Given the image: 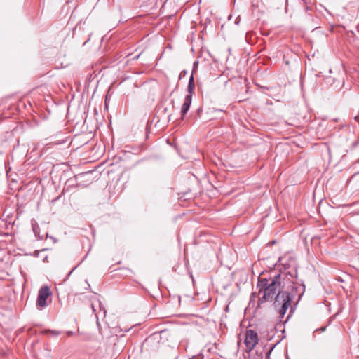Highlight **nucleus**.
Segmentation results:
<instances>
[{"mask_svg":"<svg viewBox=\"0 0 359 359\" xmlns=\"http://www.w3.org/2000/svg\"><path fill=\"white\" fill-rule=\"evenodd\" d=\"M279 291H281V275L278 274L275 276L271 280L269 285H266L263 292V296L259 298V302L263 303L265 302H272L273 298Z\"/></svg>","mask_w":359,"mask_h":359,"instance_id":"nucleus-1","label":"nucleus"},{"mask_svg":"<svg viewBox=\"0 0 359 359\" xmlns=\"http://www.w3.org/2000/svg\"><path fill=\"white\" fill-rule=\"evenodd\" d=\"M273 299L275 309L278 311L280 317L283 318L292 301V294H289L287 291H279Z\"/></svg>","mask_w":359,"mask_h":359,"instance_id":"nucleus-2","label":"nucleus"},{"mask_svg":"<svg viewBox=\"0 0 359 359\" xmlns=\"http://www.w3.org/2000/svg\"><path fill=\"white\" fill-rule=\"evenodd\" d=\"M52 295L50 287L43 286L40 288L38 292L36 305L40 308H44L47 306L46 299Z\"/></svg>","mask_w":359,"mask_h":359,"instance_id":"nucleus-3","label":"nucleus"},{"mask_svg":"<svg viewBox=\"0 0 359 359\" xmlns=\"http://www.w3.org/2000/svg\"><path fill=\"white\" fill-rule=\"evenodd\" d=\"M244 343L249 351H252L258 344V336L257 332L252 330H248L245 332Z\"/></svg>","mask_w":359,"mask_h":359,"instance_id":"nucleus-4","label":"nucleus"},{"mask_svg":"<svg viewBox=\"0 0 359 359\" xmlns=\"http://www.w3.org/2000/svg\"><path fill=\"white\" fill-rule=\"evenodd\" d=\"M287 292L292 294V300L297 297L298 302L305 292V285L303 283L292 281L291 290Z\"/></svg>","mask_w":359,"mask_h":359,"instance_id":"nucleus-5","label":"nucleus"},{"mask_svg":"<svg viewBox=\"0 0 359 359\" xmlns=\"http://www.w3.org/2000/svg\"><path fill=\"white\" fill-rule=\"evenodd\" d=\"M275 346L268 345L264 346L262 348L256 350L255 356L254 359H270L271 352L273 351Z\"/></svg>","mask_w":359,"mask_h":359,"instance_id":"nucleus-6","label":"nucleus"},{"mask_svg":"<svg viewBox=\"0 0 359 359\" xmlns=\"http://www.w3.org/2000/svg\"><path fill=\"white\" fill-rule=\"evenodd\" d=\"M191 100H192V98L191 97V95H187L185 96L184 103H183V104L182 106V109H181V114H182V117H184L186 115V114L188 112V111L190 108L191 104Z\"/></svg>","mask_w":359,"mask_h":359,"instance_id":"nucleus-7","label":"nucleus"},{"mask_svg":"<svg viewBox=\"0 0 359 359\" xmlns=\"http://www.w3.org/2000/svg\"><path fill=\"white\" fill-rule=\"evenodd\" d=\"M31 224L35 236L39 238V239H43V235H40V228L37 222L35 219H32L31 221Z\"/></svg>","mask_w":359,"mask_h":359,"instance_id":"nucleus-8","label":"nucleus"},{"mask_svg":"<svg viewBox=\"0 0 359 359\" xmlns=\"http://www.w3.org/2000/svg\"><path fill=\"white\" fill-rule=\"evenodd\" d=\"M194 88H195V84H194V76H193V74H191L189 78V80L188 88H187L188 93H189L188 95H191V97H192V94L194 93Z\"/></svg>","mask_w":359,"mask_h":359,"instance_id":"nucleus-9","label":"nucleus"},{"mask_svg":"<svg viewBox=\"0 0 359 359\" xmlns=\"http://www.w3.org/2000/svg\"><path fill=\"white\" fill-rule=\"evenodd\" d=\"M269 281L266 278H259L258 287H260L259 292H262L264 288L269 285Z\"/></svg>","mask_w":359,"mask_h":359,"instance_id":"nucleus-10","label":"nucleus"},{"mask_svg":"<svg viewBox=\"0 0 359 359\" xmlns=\"http://www.w3.org/2000/svg\"><path fill=\"white\" fill-rule=\"evenodd\" d=\"M350 278V276L348 273H344L343 276H337L335 279L341 283L346 282Z\"/></svg>","mask_w":359,"mask_h":359,"instance_id":"nucleus-11","label":"nucleus"},{"mask_svg":"<svg viewBox=\"0 0 359 359\" xmlns=\"http://www.w3.org/2000/svg\"><path fill=\"white\" fill-rule=\"evenodd\" d=\"M297 269H294V271L293 272H289L287 273L286 275H285V279H287L288 280H290V278H294L297 276Z\"/></svg>","mask_w":359,"mask_h":359,"instance_id":"nucleus-12","label":"nucleus"},{"mask_svg":"<svg viewBox=\"0 0 359 359\" xmlns=\"http://www.w3.org/2000/svg\"><path fill=\"white\" fill-rule=\"evenodd\" d=\"M47 332L50 333L52 336L57 337L60 334V332L57 330H47Z\"/></svg>","mask_w":359,"mask_h":359,"instance_id":"nucleus-13","label":"nucleus"},{"mask_svg":"<svg viewBox=\"0 0 359 359\" xmlns=\"http://www.w3.org/2000/svg\"><path fill=\"white\" fill-rule=\"evenodd\" d=\"M326 330V327H321L320 329H318V330H320V332H324L325 330ZM316 331H318V330H316Z\"/></svg>","mask_w":359,"mask_h":359,"instance_id":"nucleus-14","label":"nucleus"},{"mask_svg":"<svg viewBox=\"0 0 359 359\" xmlns=\"http://www.w3.org/2000/svg\"><path fill=\"white\" fill-rule=\"evenodd\" d=\"M240 20H241L240 18H239V17H238V18H237L236 19L235 23H236V25H238V24H239V22H240Z\"/></svg>","mask_w":359,"mask_h":359,"instance_id":"nucleus-15","label":"nucleus"},{"mask_svg":"<svg viewBox=\"0 0 359 359\" xmlns=\"http://www.w3.org/2000/svg\"><path fill=\"white\" fill-rule=\"evenodd\" d=\"M186 74H187V72H186V71H182V72H181V74H180V77H181L182 76H184Z\"/></svg>","mask_w":359,"mask_h":359,"instance_id":"nucleus-16","label":"nucleus"},{"mask_svg":"<svg viewBox=\"0 0 359 359\" xmlns=\"http://www.w3.org/2000/svg\"><path fill=\"white\" fill-rule=\"evenodd\" d=\"M198 64V61L194 62V69L196 67H197Z\"/></svg>","mask_w":359,"mask_h":359,"instance_id":"nucleus-17","label":"nucleus"},{"mask_svg":"<svg viewBox=\"0 0 359 359\" xmlns=\"http://www.w3.org/2000/svg\"><path fill=\"white\" fill-rule=\"evenodd\" d=\"M91 307H92L93 311L94 312H95V306H94V305L93 304H91Z\"/></svg>","mask_w":359,"mask_h":359,"instance_id":"nucleus-18","label":"nucleus"},{"mask_svg":"<svg viewBox=\"0 0 359 359\" xmlns=\"http://www.w3.org/2000/svg\"><path fill=\"white\" fill-rule=\"evenodd\" d=\"M357 144H358V142H353V147H356V146H357Z\"/></svg>","mask_w":359,"mask_h":359,"instance_id":"nucleus-19","label":"nucleus"},{"mask_svg":"<svg viewBox=\"0 0 359 359\" xmlns=\"http://www.w3.org/2000/svg\"><path fill=\"white\" fill-rule=\"evenodd\" d=\"M302 1L303 2V4H306V0H302Z\"/></svg>","mask_w":359,"mask_h":359,"instance_id":"nucleus-20","label":"nucleus"},{"mask_svg":"<svg viewBox=\"0 0 359 359\" xmlns=\"http://www.w3.org/2000/svg\"><path fill=\"white\" fill-rule=\"evenodd\" d=\"M99 306H100V308L102 307V304H101V302L100 301H99Z\"/></svg>","mask_w":359,"mask_h":359,"instance_id":"nucleus-21","label":"nucleus"},{"mask_svg":"<svg viewBox=\"0 0 359 359\" xmlns=\"http://www.w3.org/2000/svg\"><path fill=\"white\" fill-rule=\"evenodd\" d=\"M355 120H358V119H359V117H358V116H355Z\"/></svg>","mask_w":359,"mask_h":359,"instance_id":"nucleus-22","label":"nucleus"},{"mask_svg":"<svg viewBox=\"0 0 359 359\" xmlns=\"http://www.w3.org/2000/svg\"><path fill=\"white\" fill-rule=\"evenodd\" d=\"M68 334H69V335L72 334V332H68Z\"/></svg>","mask_w":359,"mask_h":359,"instance_id":"nucleus-23","label":"nucleus"},{"mask_svg":"<svg viewBox=\"0 0 359 359\" xmlns=\"http://www.w3.org/2000/svg\"><path fill=\"white\" fill-rule=\"evenodd\" d=\"M358 162H359V160L358 161Z\"/></svg>","mask_w":359,"mask_h":359,"instance_id":"nucleus-24","label":"nucleus"}]
</instances>
